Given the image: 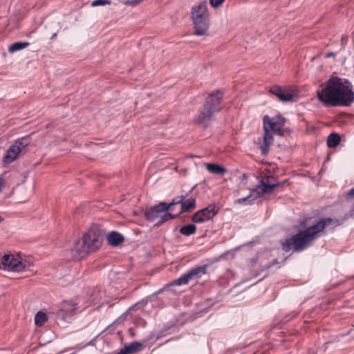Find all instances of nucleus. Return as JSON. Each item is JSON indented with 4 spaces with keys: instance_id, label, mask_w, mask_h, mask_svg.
<instances>
[{
    "instance_id": "obj_1",
    "label": "nucleus",
    "mask_w": 354,
    "mask_h": 354,
    "mask_svg": "<svg viewBox=\"0 0 354 354\" xmlns=\"http://www.w3.org/2000/svg\"><path fill=\"white\" fill-rule=\"evenodd\" d=\"M317 97L326 107L349 106L354 102L353 85L346 79L331 76L317 90Z\"/></svg>"
},
{
    "instance_id": "obj_2",
    "label": "nucleus",
    "mask_w": 354,
    "mask_h": 354,
    "mask_svg": "<svg viewBox=\"0 0 354 354\" xmlns=\"http://www.w3.org/2000/svg\"><path fill=\"white\" fill-rule=\"evenodd\" d=\"M332 224L339 225L340 223L338 219H333L330 218L321 219L316 224L287 239L282 243L283 250L286 252L292 249L297 252L304 250L310 245L315 240L320 236V233L326 227Z\"/></svg>"
},
{
    "instance_id": "obj_3",
    "label": "nucleus",
    "mask_w": 354,
    "mask_h": 354,
    "mask_svg": "<svg viewBox=\"0 0 354 354\" xmlns=\"http://www.w3.org/2000/svg\"><path fill=\"white\" fill-rule=\"evenodd\" d=\"M102 242V236L98 230L95 229L88 230L83 235L82 239L74 243L71 250V258L75 260L84 258L88 253L99 249Z\"/></svg>"
},
{
    "instance_id": "obj_4",
    "label": "nucleus",
    "mask_w": 354,
    "mask_h": 354,
    "mask_svg": "<svg viewBox=\"0 0 354 354\" xmlns=\"http://www.w3.org/2000/svg\"><path fill=\"white\" fill-rule=\"evenodd\" d=\"M264 138L263 145L261 147L262 153L266 154L268 152L269 147L272 144L274 134H283V128L285 125L286 120L281 115H277L274 117L265 115L263 119Z\"/></svg>"
},
{
    "instance_id": "obj_5",
    "label": "nucleus",
    "mask_w": 354,
    "mask_h": 354,
    "mask_svg": "<svg viewBox=\"0 0 354 354\" xmlns=\"http://www.w3.org/2000/svg\"><path fill=\"white\" fill-rule=\"evenodd\" d=\"M191 17L195 34L197 35H205L209 26V13L207 1H200L192 8Z\"/></svg>"
},
{
    "instance_id": "obj_6",
    "label": "nucleus",
    "mask_w": 354,
    "mask_h": 354,
    "mask_svg": "<svg viewBox=\"0 0 354 354\" xmlns=\"http://www.w3.org/2000/svg\"><path fill=\"white\" fill-rule=\"evenodd\" d=\"M223 97L220 90L212 92L206 99L203 109L201 111L196 121L198 124L206 125L213 115L221 110V101Z\"/></svg>"
},
{
    "instance_id": "obj_7",
    "label": "nucleus",
    "mask_w": 354,
    "mask_h": 354,
    "mask_svg": "<svg viewBox=\"0 0 354 354\" xmlns=\"http://www.w3.org/2000/svg\"><path fill=\"white\" fill-rule=\"evenodd\" d=\"M274 177H267L266 180H261L255 189L250 191V194L246 197L240 198L236 201V203L246 205L252 204L257 198L263 196L266 194H271L274 189L282 186L285 182L274 183Z\"/></svg>"
},
{
    "instance_id": "obj_8",
    "label": "nucleus",
    "mask_w": 354,
    "mask_h": 354,
    "mask_svg": "<svg viewBox=\"0 0 354 354\" xmlns=\"http://www.w3.org/2000/svg\"><path fill=\"white\" fill-rule=\"evenodd\" d=\"M168 211V206L166 205V203L160 202L158 204L150 207L145 212V216L147 221H154L156 219H158L156 225L159 226L163 223L175 218L178 214H171Z\"/></svg>"
},
{
    "instance_id": "obj_9",
    "label": "nucleus",
    "mask_w": 354,
    "mask_h": 354,
    "mask_svg": "<svg viewBox=\"0 0 354 354\" xmlns=\"http://www.w3.org/2000/svg\"><path fill=\"white\" fill-rule=\"evenodd\" d=\"M30 263L18 254H0V269L13 272H21L26 270Z\"/></svg>"
},
{
    "instance_id": "obj_10",
    "label": "nucleus",
    "mask_w": 354,
    "mask_h": 354,
    "mask_svg": "<svg viewBox=\"0 0 354 354\" xmlns=\"http://www.w3.org/2000/svg\"><path fill=\"white\" fill-rule=\"evenodd\" d=\"M207 265L193 268L187 273L174 280L171 284L175 286L187 284L190 280L199 279L203 275L205 274L207 272Z\"/></svg>"
},
{
    "instance_id": "obj_11",
    "label": "nucleus",
    "mask_w": 354,
    "mask_h": 354,
    "mask_svg": "<svg viewBox=\"0 0 354 354\" xmlns=\"http://www.w3.org/2000/svg\"><path fill=\"white\" fill-rule=\"evenodd\" d=\"M218 213V209L214 204L196 212L192 216V221L196 223H203L212 219Z\"/></svg>"
},
{
    "instance_id": "obj_12",
    "label": "nucleus",
    "mask_w": 354,
    "mask_h": 354,
    "mask_svg": "<svg viewBox=\"0 0 354 354\" xmlns=\"http://www.w3.org/2000/svg\"><path fill=\"white\" fill-rule=\"evenodd\" d=\"M77 309V304L73 301H64L57 313V320L68 321Z\"/></svg>"
},
{
    "instance_id": "obj_13",
    "label": "nucleus",
    "mask_w": 354,
    "mask_h": 354,
    "mask_svg": "<svg viewBox=\"0 0 354 354\" xmlns=\"http://www.w3.org/2000/svg\"><path fill=\"white\" fill-rule=\"evenodd\" d=\"M270 92L276 95L281 102H290L293 100V95L291 92L280 86H274L270 89Z\"/></svg>"
},
{
    "instance_id": "obj_14",
    "label": "nucleus",
    "mask_w": 354,
    "mask_h": 354,
    "mask_svg": "<svg viewBox=\"0 0 354 354\" xmlns=\"http://www.w3.org/2000/svg\"><path fill=\"white\" fill-rule=\"evenodd\" d=\"M20 149L17 145H12L6 151L3 158V161L6 164L13 162L20 153Z\"/></svg>"
},
{
    "instance_id": "obj_15",
    "label": "nucleus",
    "mask_w": 354,
    "mask_h": 354,
    "mask_svg": "<svg viewBox=\"0 0 354 354\" xmlns=\"http://www.w3.org/2000/svg\"><path fill=\"white\" fill-rule=\"evenodd\" d=\"M108 243L113 246H118L124 241L123 236L117 232H110L106 237Z\"/></svg>"
},
{
    "instance_id": "obj_16",
    "label": "nucleus",
    "mask_w": 354,
    "mask_h": 354,
    "mask_svg": "<svg viewBox=\"0 0 354 354\" xmlns=\"http://www.w3.org/2000/svg\"><path fill=\"white\" fill-rule=\"evenodd\" d=\"M205 167L207 170L213 174L223 175L227 171L225 168L217 164L207 163Z\"/></svg>"
},
{
    "instance_id": "obj_17",
    "label": "nucleus",
    "mask_w": 354,
    "mask_h": 354,
    "mask_svg": "<svg viewBox=\"0 0 354 354\" xmlns=\"http://www.w3.org/2000/svg\"><path fill=\"white\" fill-rule=\"evenodd\" d=\"M196 207V200L194 198H189L187 200H184L182 203L181 209L178 214L190 212Z\"/></svg>"
},
{
    "instance_id": "obj_18",
    "label": "nucleus",
    "mask_w": 354,
    "mask_h": 354,
    "mask_svg": "<svg viewBox=\"0 0 354 354\" xmlns=\"http://www.w3.org/2000/svg\"><path fill=\"white\" fill-rule=\"evenodd\" d=\"M340 142V136L336 133H330L327 139V145L330 148L337 147Z\"/></svg>"
},
{
    "instance_id": "obj_19",
    "label": "nucleus",
    "mask_w": 354,
    "mask_h": 354,
    "mask_svg": "<svg viewBox=\"0 0 354 354\" xmlns=\"http://www.w3.org/2000/svg\"><path fill=\"white\" fill-rule=\"evenodd\" d=\"M196 231V227L194 224H188L183 226L180 229V232L185 236H190L194 234Z\"/></svg>"
},
{
    "instance_id": "obj_20",
    "label": "nucleus",
    "mask_w": 354,
    "mask_h": 354,
    "mask_svg": "<svg viewBox=\"0 0 354 354\" xmlns=\"http://www.w3.org/2000/svg\"><path fill=\"white\" fill-rule=\"evenodd\" d=\"M28 46H29L28 42H21V41L15 42L9 46L8 51L10 53H12L16 51L24 49L26 47H28Z\"/></svg>"
},
{
    "instance_id": "obj_21",
    "label": "nucleus",
    "mask_w": 354,
    "mask_h": 354,
    "mask_svg": "<svg viewBox=\"0 0 354 354\" xmlns=\"http://www.w3.org/2000/svg\"><path fill=\"white\" fill-rule=\"evenodd\" d=\"M47 321L46 313L39 311L35 317V323L37 326H41Z\"/></svg>"
},
{
    "instance_id": "obj_22",
    "label": "nucleus",
    "mask_w": 354,
    "mask_h": 354,
    "mask_svg": "<svg viewBox=\"0 0 354 354\" xmlns=\"http://www.w3.org/2000/svg\"><path fill=\"white\" fill-rule=\"evenodd\" d=\"M185 196L183 195L178 196L174 198L171 203H166V205L168 206V210L170 209L171 211H172L173 209H172L171 207L173 205H178V204L182 205V203H183V201L185 200Z\"/></svg>"
},
{
    "instance_id": "obj_23",
    "label": "nucleus",
    "mask_w": 354,
    "mask_h": 354,
    "mask_svg": "<svg viewBox=\"0 0 354 354\" xmlns=\"http://www.w3.org/2000/svg\"><path fill=\"white\" fill-rule=\"evenodd\" d=\"M13 145L19 147L20 151H21L28 145V141L26 138H22L17 140Z\"/></svg>"
},
{
    "instance_id": "obj_24",
    "label": "nucleus",
    "mask_w": 354,
    "mask_h": 354,
    "mask_svg": "<svg viewBox=\"0 0 354 354\" xmlns=\"http://www.w3.org/2000/svg\"><path fill=\"white\" fill-rule=\"evenodd\" d=\"M111 4L110 0H94L91 2V6L93 7L109 5Z\"/></svg>"
},
{
    "instance_id": "obj_25",
    "label": "nucleus",
    "mask_w": 354,
    "mask_h": 354,
    "mask_svg": "<svg viewBox=\"0 0 354 354\" xmlns=\"http://www.w3.org/2000/svg\"><path fill=\"white\" fill-rule=\"evenodd\" d=\"M223 1L224 0H209V3L212 7L217 8L222 4Z\"/></svg>"
},
{
    "instance_id": "obj_26",
    "label": "nucleus",
    "mask_w": 354,
    "mask_h": 354,
    "mask_svg": "<svg viewBox=\"0 0 354 354\" xmlns=\"http://www.w3.org/2000/svg\"><path fill=\"white\" fill-rule=\"evenodd\" d=\"M348 196L351 198H354V187L349 191Z\"/></svg>"
},
{
    "instance_id": "obj_27",
    "label": "nucleus",
    "mask_w": 354,
    "mask_h": 354,
    "mask_svg": "<svg viewBox=\"0 0 354 354\" xmlns=\"http://www.w3.org/2000/svg\"><path fill=\"white\" fill-rule=\"evenodd\" d=\"M138 3V1H127L124 3L126 5H136Z\"/></svg>"
},
{
    "instance_id": "obj_28",
    "label": "nucleus",
    "mask_w": 354,
    "mask_h": 354,
    "mask_svg": "<svg viewBox=\"0 0 354 354\" xmlns=\"http://www.w3.org/2000/svg\"><path fill=\"white\" fill-rule=\"evenodd\" d=\"M4 180L2 178H0V192L1 191L3 187Z\"/></svg>"
}]
</instances>
